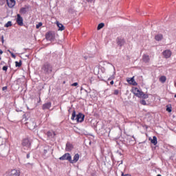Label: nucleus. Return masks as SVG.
Returning <instances> with one entry per match:
<instances>
[{"label":"nucleus","instance_id":"nucleus-18","mask_svg":"<svg viewBox=\"0 0 176 176\" xmlns=\"http://www.w3.org/2000/svg\"><path fill=\"white\" fill-rule=\"evenodd\" d=\"M52 107V102H48L43 105V109H50Z\"/></svg>","mask_w":176,"mask_h":176},{"label":"nucleus","instance_id":"nucleus-36","mask_svg":"<svg viewBox=\"0 0 176 176\" xmlns=\"http://www.w3.org/2000/svg\"><path fill=\"white\" fill-rule=\"evenodd\" d=\"M2 90H3V91L8 90V87H3L2 88Z\"/></svg>","mask_w":176,"mask_h":176},{"label":"nucleus","instance_id":"nucleus-32","mask_svg":"<svg viewBox=\"0 0 176 176\" xmlns=\"http://www.w3.org/2000/svg\"><path fill=\"white\" fill-rule=\"evenodd\" d=\"M140 103L142 104V105H146V101H145L144 100H142L140 101Z\"/></svg>","mask_w":176,"mask_h":176},{"label":"nucleus","instance_id":"nucleus-39","mask_svg":"<svg viewBox=\"0 0 176 176\" xmlns=\"http://www.w3.org/2000/svg\"><path fill=\"white\" fill-rule=\"evenodd\" d=\"M1 42H2V43H3V42H5V40H3V36H1Z\"/></svg>","mask_w":176,"mask_h":176},{"label":"nucleus","instance_id":"nucleus-19","mask_svg":"<svg viewBox=\"0 0 176 176\" xmlns=\"http://www.w3.org/2000/svg\"><path fill=\"white\" fill-rule=\"evenodd\" d=\"M47 135L48 138H54V137L56 136V133L53 131H48L47 133Z\"/></svg>","mask_w":176,"mask_h":176},{"label":"nucleus","instance_id":"nucleus-17","mask_svg":"<svg viewBox=\"0 0 176 176\" xmlns=\"http://www.w3.org/2000/svg\"><path fill=\"white\" fill-rule=\"evenodd\" d=\"M11 176H20V170H17L16 169H13L11 171Z\"/></svg>","mask_w":176,"mask_h":176},{"label":"nucleus","instance_id":"nucleus-44","mask_svg":"<svg viewBox=\"0 0 176 176\" xmlns=\"http://www.w3.org/2000/svg\"><path fill=\"white\" fill-rule=\"evenodd\" d=\"M7 52H9L10 53V52H12L10 50H8Z\"/></svg>","mask_w":176,"mask_h":176},{"label":"nucleus","instance_id":"nucleus-22","mask_svg":"<svg viewBox=\"0 0 176 176\" xmlns=\"http://www.w3.org/2000/svg\"><path fill=\"white\" fill-rule=\"evenodd\" d=\"M142 60L144 63H149V60H150L149 56L146 54L143 55Z\"/></svg>","mask_w":176,"mask_h":176},{"label":"nucleus","instance_id":"nucleus-45","mask_svg":"<svg viewBox=\"0 0 176 176\" xmlns=\"http://www.w3.org/2000/svg\"><path fill=\"white\" fill-rule=\"evenodd\" d=\"M123 164V161H121V163L120 164Z\"/></svg>","mask_w":176,"mask_h":176},{"label":"nucleus","instance_id":"nucleus-25","mask_svg":"<svg viewBox=\"0 0 176 176\" xmlns=\"http://www.w3.org/2000/svg\"><path fill=\"white\" fill-rule=\"evenodd\" d=\"M20 13H21V14H25V13H27V8H22L20 10Z\"/></svg>","mask_w":176,"mask_h":176},{"label":"nucleus","instance_id":"nucleus-14","mask_svg":"<svg viewBox=\"0 0 176 176\" xmlns=\"http://www.w3.org/2000/svg\"><path fill=\"white\" fill-rule=\"evenodd\" d=\"M7 1V5L9 8H12L14 7V5H16V1L14 0H6Z\"/></svg>","mask_w":176,"mask_h":176},{"label":"nucleus","instance_id":"nucleus-40","mask_svg":"<svg viewBox=\"0 0 176 176\" xmlns=\"http://www.w3.org/2000/svg\"><path fill=\"white\" fill-rule=\"evenodd\" d=\"M26 157H27V159H30V153H28V154H27Z\"/></svg>","mask_w":176,"mask_h":176},{"label":"nucleus","instance_id":"nucleus-9","mask_svg":"<svg viewBox=\"0 0 176 176\" xmlns=\"http://www.w3.org/2000/svg\"><path fill=\"white\" fill-rule=\"evenodd\" d=\"M162 54H163L164 58H170L171 57V54H173V53L171 52V50H166L165 51H164L162 52Z\"/></svg>","mask_w":176,"mask_h":176},{"label":"nucleus","instance_id":"nucleus-6","mask_svg":"<svg viewBox=\"0 0 176 176\" xmlns=\"http://www.w3.org/2000/svg\"><path fill=\"white\" fill-rule=\"evenodd\" d=\"M50 153H52V148L50 146H44L43 151V156H46L47 157L48 156H50Z\"/></svg>","mask_w":176,"mask_h":176},{"label":"nucleus","instance_id":"nucleus-28","mask_svg":"<svg viewBox=\"0 0 176 176\" xmlns=\"http://www.w3.org/2000/svg\"><path fill=\"white\" fill-rule=\"evenodd\" d=\"M15 65H16V67H21V61H20V62L16 61Z\"/></svg>","mask_w":176,"mask_h":176},{"label":"nucleus","instance_id":"nucleus-30","mask_svg":"<svg viewBox=\"0 0 176 176\" xmlns=\"http://www.w3.org/2000/svg\"><path fill=\"white\" fill-rule=\"evenodd\" d=\"M166 111L167 112H171V107L166 106Z\"/></svg>","mask_w":176,"mask_h":176},{"label":"nucleus","instance_id":"nucleus-4","mask_svg":"<svg viewBox=\"0 0 176 176\" xmlns=\"http://www.w3.org/2000/svg\"><path fill=\"white\" fill-rule=\"evenodd\" d=\"M26 125L30 129V130H34L35 127H36V122H35V119H32L26 122Z\"/></svg>","mask_w":176,"mask_h":176},{"label":"nucleus","instance_id":"nucleus-29","mask_svg":"<svg viewBox=\"0 0 176 176\" xmlns=\"http://www.w3.org/2000/svg\"><path fill=\"white\" fill-rule=\"evenodd\" d=\"M40 27H42V22H40L36 25V28L38 30Z\"/></svg>","mask_w":176,"mask_h":176},{"label":"nucleus","instance_id":"nucleus-23","mask_svg":"<svg viewBox=\"0 0 176 176\" xmlns=\"http://www.w3.org/2000/svg\"><path fill=\"white\" fill-rule=\"evenodd\" d=\"M151 144H153V145L157 144V138L156 136H153V139L151 140Z\"/></svg>","mask_w":176,"mask_h":176},{"label":"nucleus","instance_id":"nucleus-13","mask_svg":"<svg viewBox=\"0 0 176 176\" xmlns=\"http://www.w3.org/2000/svg\"><path fill=\"white\" fill-rule=\"evenodd\" d=\"M78 160H79V155L78 153H76L74 156L73 160H72V157H71L70 163H72V164H74V163H76L78 162Z\"/></svg>","mask_w":176,"mask_h":176},{"label":"nucleus","instance_id":"nucleus-49","mask_svg":"<svg viewBox=\"0 0 176 176\" xmlns=\"http://www.w3.org/2000/svg\"><path fill=\"white\" fill-rule=\"evenodd\" d=\"M1 60V57H0V60Z\"/></svg>","mask_w":176,"mask_h":176},{"label":"nucleus","instance_id":"nucleus-21","mask_svg":"<svg viewBox=\"0 0 176 176\" xmlns=\"http://www.w3.org/2000/svg\"><path fill=\"white\" fill-rule=\"evenodd\" d=\"M155 41H157L158 42L162 41V39H163V34H157L155 36Z\"/></svg>","mask_w":176,"mask_h":176},{"label":"nucleus","instance_id":"nucleus-8","mask_svg":"<svg viewBox=\"0 0 176 176\" xmlns=\"http://www.w3.org/2000/svg\"><path fill=\"white\" fill-rule=\"evenodd\" d=\"M22 146H25L26 148H30V146H31V141H30V139H23L22 141Z\"/></svg>","mask_w":176,"mask_h":176},{"label":"nucleus","instance_id":"nucleus-41","mask_svg":"<svg viewBox=\"0 0 176 176\" xmlns=\"http://www.w3.org/2000/svg\"><path fill=\"white\" fill-rule=\"evenodd\" d=\"M88 2H90V3H91V2H94V0H87Z\"/></svg>","mask_w":176,"mask_h":176},{"label":"nucleus","instance_id":"nucleus-15","mask_svg":"<svg viewBox=\"0 0 176 176\" xmlns=\"http://www.w3.org/2000/svg\"><path fill=\"white\" fill-rule=\"evenodd\" d=\"M72 149H74V146H72V144L71 143L67 142L66 144L65 151L67 152H71V151H72Z\"/></svg>","mask_w":176,"mask_h":176},{"label":"nucleus","instance_id":"nucleus-24","mask_svg":"<svg viewBox=\"0 0 176 176\" xmlns=\"http://www.w3.org/2000/svg\"><path fill=\"white\" fill-rule=\"evenodd\" d=\"M166 80L167 78L164 76H162L160 78V82H162V83H164Z\"/></svg>","mask_w":176,"mask_h":176},{"label":"nucleus","instance_id":"nucleus-12","mask_svg":"<svg viewBox=\"0 0 176 176\" xmlns=\"http://www.w3.org/2000/svg\"><path fill=\"white\" fill-rule=\"evenodd\" d=\"M16 23L19 25H23L24 23H23V17L20 15V14H18L16 15Z\"/></svg>","mask_w":176,"mask_h":176},{"label":"nucleus","instance_id":"nucleus-10","mask_svg":"<svg viewBox=\"0 0 176 176\" xmlns=\"http://www.w3.org/2000/svg\"><path fill=\"white\" fill-rule=\"evenodd\" d=\"M59 160H67V162H71V154L65 153L62 157L59 158Z\"/></svg>","mask_w":176,"mask_h":176},{"label":"nucleus","instance_id":"nucleus-46","mask_svg":"<svg viewBox=\"0 0 176 176\" xmlns=\"http://www.w3.org/2000/svg\"><path fill=\"white\" fill-rule=\"evenodd\" d=\"M123 164V161H121V163L120 164Z\"/></svg>","mask_w":176,"mask_h":176},{"label":"nucleus","instance_id":"nucleus-48","mask_svg":"<svg viewBox=\"0 0 176 176\" xmlns=\"http://www.w3.org/2000/svg\"><path fill=\"white\" fill-rule=\"evenodd\" d=\"M175 98H176V94L175 95Z\"/></svg>","mask_w":176,"mask_h":176},{"label":"nucleus","instance_id":"nucleus-31","mask_svg":"<svg viewBox=\"0 0 176 176\" xmlns=\"http://www.w3.org/2000/svg\"><path fill=\"white\" fill-rule=\"evenodd\" d=\"M148 94H143L142 96V98H144V99H146L148 98Z\"/></svg>","mask_w":176,"mask_h":176},{"label":"nucleus","instance_id":"nucleus-3","mask_svg":"<svg viewBox=\"0 0 176 176\" xmlns=\"http://www.w3.org/2000/svg\"><path fill=\"white\" fill-rule=\"evenodd\" d=\"M107 68L109 72H113L112 76L110 78H109V80H112V79H115V74H116V72H115V66H113L111 63H108Z\"/></svg>","mask_w":176,"mask_h":176},{"label":"nucleus","instance_id":"nucleus-26","mask_svg":"<svg viewBox=\"0 0 176 176\" xmlns=\"http://www.w3.org/2000/svg\"><path fill=\"white\" fill-rule=\"evenodd\" d=\"M104 25H105L103 23H99L97 28L98 30H101V28H104Z\"/></svg>","mask_w":176,"mask_h":176},{"label":"nucleus","instance_id":"nucleus-2","mask_svg":"<svg viewBox=\"0 0 176 176\" xmlns=\"http://www.w3.org/2000/svg\"><path fill=\"white\" fill-rule=\"evenodd\" d=\"M42 71L44 72V74L49 75L53 71V66H52L51 64L49 63H45L43 65Z\"/></svg>","mask_w":176,"mask_h":176},{"label":"nucleus","instance_id":"nucleus-7","mask_svg":"<svg viewBox=\"0 0 176 176\" xmlns=\"http://www.w3.org/2000/svg\"><path fill=\"white\" fill-rule=\"evenodd\" d=\"M133 93L135 96H136V97H139L140 98H142V96H144V92L140 91L138 88H135V89L133 90Z\"/></svg>","mask_w":176,"mask_h":176},{"label":"nucleus","instance_id":"nucleus-5","mask_svg":"<svg viewBox=\"0 0 176 176\" xmlns=\"http://www.w3.org/2000/svg\"><path fill=\"white\" fill-rule=\"evenodd\" d=\"M45 38L47 41H54L56 38V32H49L45 34Z\"/></svg>","mask_w":176,"mask_h":176},{"label":"nucleus","instance_id":"nucleus-42","mask_svg":"<svg viewBox=\"0 0 176 176\" xmlns=\"http://www.w3.org/2000/svg\"><path fill=\"white\" fill-rule=\"evenodd\" d=\"M3 53V51L2 50H0V54H2Z\"/></svg>","mask_w":176,"mask_h":176},{"label":"nucleus","instance_id":"nucleus-1","mask_svg":"<svg viewBox=\"0 0 176 176\" xmlns=\"http://www.w3.org/2000/svg\"><path fill=\"white\" fill-rule=\"evenodd\" d=\"M72 120H76L78 123H82L85 120V116L80 113L76 116V113L74 111L72 114Z\"/></svg>","mask_w":176,"mask_h":176},{"label":"nucleus","instance_id":"nucleus-47","mask_svg":"<svg viewBox=\"0 0 176 176\" xmlns=\"http://www.w3.org/2000/svg\"><path fill=\"white\" fill-rule=\"evenodd\" d=\"M157 176H162V175H157Z\"/></svg>","mask_w":176,"mask_h":176},{"label":"nucleus","instance_id":"nucleus-37","mask_svg":"<svg viewBox=\"0 0 176 176\" xmlns=\"http://www.w3.org/2000/svg\"><path fill=\"white\" fill-rule=\"evenodd\" d=\"M128 175H129V174H125L124 175V173H123V172H122L121 176H128Z\"/></svg>","mask_w":176,"mask_h":176},{"label":"nucleus","instance_id":"nucleus-33","mask_svg":"<svg viewBox=\"0 0 176 176\" xmlns=\"http://www.w3.org/2000/svg\"><path fill=\"white\" fill-rule=\"evenodd\" d=\"M113 94H115V96H118V94H119V90L118 89L114 90Z\"/></svg>","mask_w":176,"mask_h":176},{"label":"nucleus","instance_id":"nucleus-35","mask_svg":"<svg viewBox=\"0 0 176 176\" xmlns=\"http://www.w3.org/2000/svg\"><path fill=\"white\" fill-rule=\"evenodd\" d=\"M3 71H8V66H3Z\"/></svg>","mask_w":176,"mask_h":176},{"label":"nucleus","instance_id":"nucleus-27","mask_svg":"<svg viewBox=\"0 0 176 176\" xmlns=\"http://www.w3.org/2000/svg\"><path fill=\"white\" fill-rule=\"evenodd\" d=\"M6 28H9V27H12V21H8L5 25Z\"/></svg>","mask_w":176,"mask_h":176},{"label":"nucleus","instance_id":"nucleus-20","mask_svg":"<svg viewBox=\"0 0 176 176\" xmlns=\"http://www.w3.org/2000/svg\"><path fill=\"white\" fill-rule=\"evenodd\" d=\"M56 25H57V27H58L59 28V31H64V30L65 29V28L64 27V25L59 23L58 21H56Z\"/></svg>","mask_w":176,"mask_h":176},{"label":"nucleus","instance_id":"nucleus-34","mask_svg":"<svg viewBox=\"0 0 176 176\" xmlns=\"http://www.w3.org/2000/svg\"><path fill=\"white\" fill-rule=\"evenodd\" d=\"M10 54H11L12 58H16V55H14V54H13V52H10Z\"/></svg>","mask_w":176,"mask_h":176},{"label":"nucleus","instance_id":"nucleus-38","mask_svg":"<svg viewBox=\"0 0 176 176\" xmlns=\"http://www.w3.org/2000/svg\"><path fill=\"white\" fill-rule=\"evenodd\" d=\"M72 86H78V82H74L72 85Z\"/></svg>","mask_w":176,"mask_h":176},{"label":"nucleus","instance_id":"nucleus-11","mask_svg":"<svg viewBox=\"0 0 176 176\" xmlns=\"http://www.w3.org/2000/svg\"><path fill=\"white\" fill-rule=\"evenodd\" d=\"M126 82L129 83V85H132L133 86H137V82H135V80H134V77L132 78H128L126 79Z\"/></svg>","mask_w":176,"mask_h":176},{"label":"nucleus","instance_id":"nucleus-43","mask_svg":"<svg viewBox=\"0 0 176 176\" xmlns=\"http://www.w3.org/2000/svg\"><path fill=\"white\" fill-rule=\"evenodd\" d=\"M110 84H111V85H113V80H111V81L110 82Z\"/></svg>","mask_w":176,"mask_h":176},{"label":"nucleus","instance_id":"nucleus-16","mask_svg":"<svg viewBox=\"0 0 176 176\" xmlns=\"http://www.w3.org/2000/svg\"><path fill=\"white\" fill-rule=\"evenodd\" d=\"M126 41H124V39L123 38H118L117 39V44L118 45V46H123V45H124Z\"/></svg>","mask_w":176,"mask_h":176}]
</instances>
